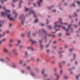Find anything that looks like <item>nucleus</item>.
I'll return each mask as SVG.
<instances>
[{
  "label": "nucleus",
  "instance_id": "51",
  "mask_svg": "<svg viewBox=\"0 0 80 80\" xmlns=\"http://www.w3.org/2000/svg\"><path fill=\"white\" fill-rule=\"evenodd\" d=\"M63 64H65V63H66V62L65 61H63Z\"/></svg>",
  "mask_w": 80,
  "mask_h": 80
},
{
  "label": "nucleus",
  "instance_id": "50",
  "mask_svg": "<svg viewBox=\"0 0 80 80\" xmlns=\"http://www.w3.org/2000/svg\"><path fill=\"white\" fill-rule=\"evenodd\" d=\"M7 33H9V31H7Z\"/></svg>",
  "mask_w": 80,
  "mask_h": 80
},
{
  "label": "nucleus",
  "instance_id": "52",
  "mask_svg": "<svg viewBox=\"0 0 80 80\" xmlns=\"http://www.w3.org/2000/svg\"><path fill=\"white\" fill-rule=\"evenodd\" d=\"M49 45H47L46 46V48H47L48 46H49Z\"/></svg>",
  "mask_w": 80,
  "mask_h": 80
},
{
  "label": "nucleus",
  "instance_id": "41",
  "mask_svg": "<svg viewBox=\"0 0 80 80\" xmlns=\"http://www.w3.org/2000/svg\"><path fill=\"white\" fill-rule=\"evenodd\" d=\"M59 67H60V68H61L62 67V66H61V63H60L59 64Z\"/></svg>",
  "mask_w": 80,
  "mask_h": 80
},
{
  "label": "nucleus",
  "instance_id": "54",
  "mask_svg": "<svg viewBox=\"0 0 80 80\" xmlns=\"http://www.w3.org/2000/svg\"><path fill=\"white\" fill-rule=\"evenodd\" d=\"M12 6L13 7H14V5L12 3Z\"/></svg>",
  "mask_w": 80,
  "mask_h": 80
},
{
  "label": "nucleus",
  "instance_id": "5",
  "mask_svg": "<svg viewBox=\"0 0 80 80\" xmlns=\"http://www.w3.org/2000/svg\"><path fill=\"white\" fill-rule=\"evenodd\" d=\"M13 55H18V52H17V49H13L12 51Z\"/></svg>",
  "mask_w": 80,
  "mask_h": 80
},
{
  "label": "nucleus",
  "instance_id": "31",
  "mask_svg": "<svg viewBox=\"0 0 80 80\" xmlns=\"http://www.w3.org/2000/svg\"><path fill=\"white\" fill-rule=\"evenodd\" d=\"M1 61L2 62H4L5 61L4 59H1Z\"/></svg>",
  "mask_w": 80,
  "mask_h": 80
},
{
  "label": "nucleus",
  "instance_id": "3",
  "mask_svg": "<svg viewBox=\"0 0 80 80\" xmlns=\"http://www.w3.org/2000/svg\"><path fill=\"white\" fill-rule=\"evenodd\" d=\"M71 25L70 24V25H68V29H66V28L65 27H62V28H63L66 31V32H68V30L70 28L71 30V31H72V28L71 27Z\"/></svg>",
  "mask_w": 80,
  "mask_h": 80
},
{
  "label": "nucleus",
  "instance_id": "19",
  "mask_svg": "<svg viewBox=\"0 0 80 80\" xmlns=\"http://www.w3.org/2000/svg\"><path fill=\"white\" fill-rule=\"evenodd\" d=\"M17 41L18 42V44H20L21 42V41L20 40H18Z\"/></svg>",
  "mask_w": 80,
  "mask_h": 80
},
{
  "label": "nucleus",
  "instance_id": "1",
  "mask_svg": "<svg viewBox=\"0 0 80 80\" xmlns=\"http://www.w3.org/2000/svg\"><path fill=\"white\" fill-rule=\"evenodd\" d=\"M1 15L3 17H6L7 16H8V19H9V20L12 21V20H14V19L13 18H10L11 16V14H7V12L4 13L3 12H2L1 13Z\"/></svg>",
  "mask_w": 80,
  "mask_h": 80
},
{
  "label": "nucleus",
  "instance_id": "47",
  "mask_svg": "<svg viewBox=\"0 0 80 80\" xmlns=\"http://www.w3.org/2000/svg\"><path fill=\"white\" fill-rule=\"evenodd\" d=\"M52 12H56V10H52Z\"/></svg>",
  "mask_w": 80,
  "mask_h": 80
},
{
  "label": "nucleus",
  "instance_id": "17",
  "mask_svg": "<svg viewBox=\"0 0 80 80\" xmlns=\"http://www.w3.org/2000/svg\"><path fill=\"white\" fill-rule=\"evenodd\" d=\"M44 71H45V69H43L42 71V73L43 74H44Z\"/></svg>",
  "mask_w": 80,
  "mask_h": 80
},
{
  "label": "nucleus",
  "instance_id": "16",
  "mask_svg": "<svg viewBox=\"0 0 80 80\" xmlns=\"http://www.w3.org/2000/svg\"><path fill=\"white\" fill-rule=\"evenodd\" d=\"M25 53L26 57H27L28 56V54L27 52H25Z\"/></svg>",
  "mask_w": 80,
  "mask_h": 80
},
{
  "label": "nucleus",
  "instance_id": "32",
  "mask_svg": "<svg viewBox=\"0 0 80 80\" xmlns=\"http://www.w3.org/2000/svg\"><path fill=\"white\" fill-rule=\"evenodd\" d=\"M13 42V40L12 39L10 40V42Z\"/></svg>",
  "mask_w": 80,
  "mask_h": 80
},
{
  "label": "nucleus",
  "instance_id": "15",
  "mask_svg": "<svg viewBox=\"0 0 80 80\" xmlns=\"http://www.w3.org/2000/svg\"><path fill=\"white\" fill-rule=\"evenodd\" d=\"M25 11L26 12H27L28 11H29V8H27L26 7H25Z\"/></svg>",
  "mask_w": 80,
  "mask_h": 80
},
{
  "label": "nucleus",
  "instance_id": "13",
  "mask_svg": "<svg viewBox=\"0 0 80 80\" xmlns=\"http://www.w3.org/2000/svg\"><path fill=\"white\" fill-rule=\"evenodd\" d=\"M31 32L29 31L27 33H28V38H30V34Z\"/></svg>",
  "mask_w": 80,
  "mask_h": 80
},
{
  "label": "nucleus",
  "instance_id": "21",
  "mask_svg": "<svg viewBox=\"0 0 80 80\" xmlns=\"http://www.w3.org/2000/svg\"><path fill=\"white\" fill-rule=\"evenodd\" d=\"M31 74L32 76H35V74L33 73H31Z\"/></svg>",
  "mask_w": 80,
  "mask_h": 80
},
{
  "label": "nucleus",
  "instance_id": "56",
  "mask_svg": "<svg viewBox=\"0 0 80 80\" xmlns=\"http://www.w3.org/2000/svg\"><path fill=\"white\" fill-rule=\"evenodd\" d=\"M73 26H74L75 28H77V26H76V25H73Z\"/></svg>",
  "mask_w": 80,
  "mask_h": 80
},
{
  "label": "nucleus",
  "instance_id": "48",
  "mask_svg": "<svg viewBox=\"0 0 80 80\" xmlns=\"http://www.w3.org/2000/svg\"><path fill=\"white\" fill-rule=\"evenodd\" d=\"M37 61H38L39 60V59L38 58L37 59Z\"/></svg>",
  "mask_w": 80,
  "mask_h": 80
},
{
  "label": "nucleus",
  "instance_id": "36",
  "mask_svg": "<svg viewBox=\"0 0 80 80\" xmlns=\"http://www.w3.org/2000/svg\"><path fill=\"white\" fill-rule=\"evenodd\" d=\"M47 22H46V24H48V23H49V21H48V19H47Z\"/></svg>",
  "mask_w": 80,
  "mask_h": 80
},
{
  "label": "nucleus",
  "instance_id": "45",
  "mask_svg": "<svg viewBox=\"0 0 80 80\" xmlns=\"http://www.w3.org/2000/svg\"><path fill=\"white\" fill-rule=\"evenodd\" d=\"M23 48V46L22 45L20 46V48Z\"/></svg>",
  "mask_w": 80,
  "mask_h": 80
},
{
  "label": "nucleus",
  "instance_id": "49",
  "mask_svg": "<svg viewBox=\"0 0 80 80\" xmlns=\"http://www.w3.org/2000/svg\"><path fill=\"white\" fill-rule=\"evenodd\" d=\"M62 35V34L61 33H60L59 35V36H60Z\"/></svg>",
  "mask_w": 80,
  "mask_h": 80
},
{
  "label": "nucleus",
  "instance_id": "4",
  "mask_svg": "<svg viewBox=\"0 0 80 80\" xmlns=\"http://www.w3.org/2000/svg\"><path fill=\"white\" fill-rule=\"evenodd\" d=\"M3 51L8 54V55H11V53L9 52V51L7 50L6 48H4L3 49Z\"/></svg>",
  "mask_w": 80,
  "mask_h": 80
},
{
  "label": "nucleus",
  "instance_id": "22",
  "mask_svg": "<svg viewBox=\"0 0 80 80\" xmlns=\"http://www.w3.org/2000/svg\"><path fill=\"white\" fill-rule=\"evenodd\" d=\"M54 7V6L53 5V6H52V7H48V9H51V8H53Z\"/></svg>",
  "mask_w": 80,
  "mask_h": 80
},
{
  "label": "nucleus",
  "instance_id": "38",
  "mask_svg": "<svg viewBox=\"0 0 80 80\" xmlns=\"http://www.w3.org/2000/svg\"><path fill=\"white\" fill-rule=\"evenodd\" d=\"M77 2H78V4L79 5V4H80V2L79 1H78Z\"/></svg>",
  "mask_w": 80,
  "mask_h": 80
},
{
  "label": "nucleus",
  "instance_id": "30",
  "mask_svg": "<svg viewBox=\"0 0 80 80\" xmlns=\"http://www.w3.org/2000/svg\"><path fill=\"white\" fill-rule=\"evenodd\" d=\"M48 76V74H46L44 75V77H46Z\"/></svg>",
  "mask_w": 80,
  "mask_h": 80
},
{
  "label": "nucleus",
  "instance_id": "35",
  "mask_svg": "<svg viewBox=\"0 0 80 80\" xmlns=\"http://www.w3.org/2000/svg\"><path fill=\"white\" fill-rule=\"evenodd\" d=\"M12 25V24L10 23V24H9V27H11Z\"/></svg>",
  "mask_w": 80,
  "mask_h": 80
},
{
  "label": "nucleus",
  "instance_id": "62",
  "mask_svg": "<svg viewBox=\"0 0 80 80\" xmlns=\"http://www.w3.org/2000/svg\"><path fill=\"white\" fill-rule=\"evenodd\" d=\"M28 69H30V67H28Z\"/></svg>",
  "mask_w": 80,
  "mask_h": 80
},
{
  "label": "nucleus",
  "instance_id": "25",
  "mask_svg": "<svg viewBox=\"0 0 80 80\" xmlns=\"http://www.w3.org/2000/svg\"><path fill=\"white\" fill-rule=\"evenodd\" d=\"M62 70H61V71H60V74H62Z\"/></svg>",
  "mask_w": 80,
  "mask_h": 80
},
{
  "label": "nucleus",
  "instance_id": "23",
  "mask_svg": "<svg viewBox=\"0 0 80 80\" xmlns=\"http://www.w3.org/2000/svg\"><path fill=\"white\" fill-rule=\"evenodd\" d=\"M22 2V1H20V3L19 4V8L21 7V5H20L21 4V3Z\"/></svg>",
  "mask_w": 80,
  "mask_h": 80
},
{
  "label": "nucleus",
  "instance_id": "55",
  "mask_svg": "<svg viewBox=\"0 0 80 80\" xmlns=\"http://www.w3.org/2000/svg\"><path fill=\"white\" fill-rule=\"evenodd\" d=\"M33 5L35 6L36 7V4L35 3H33Z\"/></svg>",
  "mask_w": 80,
  "mask_h": 80
},
{
  "label": "nucleus",
  "instance_id": "2",
  "mask_svg": "<svg viewBox=\"0 0 80 80\" xmlns=\"http://www.w3.org/2000/svg\"><path fill=\"white\" fill-rule=\"evenodd\" d=\"M20 18L21 20V22H22V24H23L25 22V18L24 17L23 14H22V15L20 16Z\"/></svg>",
  "mask_w": 80,
  "mask_h": 80
},
{
  "label": "nucleus",
  "instance_id": "27",
  "mask_svg": "<svg viewBox=\"0 0 80 80\" xmlns=\"http://www.w3.org/2000/svg\"><path fill=\"white\" fill-rule=\"evenodd\" d=\"M12 67L14 68H16V65L15 64H13L12 65Z\"/></svg>",
  "mask_w": 80,
  "mask_h": 80
},
{
  "label": "nucleus",
  "instance_id": "6",
  "mask_svg": "<svg viewBox=\"0 0 80 80\" xmlns=\"http://www.w3.org/2000/svg\"><path fill=\"white\" fill-rule=\"evenodd\" d=\"M59 22H60V23H61L62 24H63L62 22L60 21H59L58 22H55V23H54V24L55 25V26L54 27V28H56L57 27H58V28H60L61 27V26H60V25H59V26H58L57 25V23Z\"/></svg>",
  "mask_w": 80,
  "mask_h": 80
},
{
  "label": "nucleus",
  "instance_id": "42",
  "mask_svg": "<svg viewBox=\"0 0 80 80\" xmlns=\"http://www.w3.org/2000/svg\"><path fill=\"white\" fill-rule=\"evenodd\" d=\"M66 35H70V34L68 33H66Z\"/></svg>",
  "mask_w": 80,
  "mask_h": 80
},
{
  "label": "nucleus",
  "instance_id": "14",
  "mask_svg": "<svg viewBox=\"0 0 80 80\" xmlns=\"http://www.w3.org/2000/svg\"><path fill=\"white\" fill-rule=\"evenodd\" d=\"M4 10H5L7 12H11V11L10 10H6L5 9V8H4Z\"/></svg>",
  "mask_w": 80,
  "mask_h": 80
},
{
  "label": "nucleus",
  "instance_id": "39",
  "mask_svg": "<svg viewBox=\"0 0 80 80\" xmlns=\"http://www.w3.org/2000/svg\"><path fill=\"white\" fill-rule=\"evenodd\" d=\"M22 62V60H21L20 62V63L21 64Z\"/></svg>",
  "mask_w": 80,
  "mask_h": 80
},
{
  "label": "nucleus",
  "instance_id": "28",
  "mask_svg": "<svg viewBox=\"0 0 80 80\" xmlns=\"http://www.w3.org/2000/svg\"><path fill=\"white\" fill-rule=\"evenodd\" d=\"M38 22V19H36L35 21V23H37Z\"/></svg>",
  "mask_w": 80,
  "mask_h": 80
},
{
  "label": "nucleus",
  "instance_id": "10",
  "mask_svg": "<svg viewBox=\"0 0 80 80\" xmlns=\"http://www.w3.org/2000/svg\"><path fill=\"white\" fill-rule=\"evenodd\" d=\"M13 13H14L15 15H16V16H15V18H16L17 16V14L16 12L15 11V10H13Z\"/></svg>",
  "mask_w": 80,
  "mask_h": 80
},
{
  "label": "nucleus",
  "instance_id": "11",
  "mask_svg": "<svg viewBox=\"0 0 80 80\" xmlns=\"http://www.w3.org/2000/svg\"><path fill=\"white\" fill-rule=\"evenodd\" d=\"M27 49H30L32 51H33L34 50L32 48V47H28L27 48Z\"/></svg>",
  "mask_w": 80,
  "mask_h": 80
},
{
  "label": "nucleus",
  "instance_id": "20",
  "mask_svg": "<svg viewBox=\"0 0 80 80\" xmlns=\"http://www.w3.org/2000/svg\"><path fill=\"white\" fill-rule=\"evenodd\" d=\"M40 47L41 48V49H42L43 48V46H42L41 43V44H40Z\"/></svg>",
  "mask_w": 80,
  "mask_h": 80
},
{
  "label": "nucleus",
  "instance_id": "9",
  "mask_svg": "<svg viewBox=\"0 0 80 80\" xmlns=\"http://www.w3.org/2000/svg\"><path fill=\"white\" fill-rule=\"evenodd\" d=\"M30 41L32 42V44H34V43H36V42L35 41H33L32 39H30Z\"/></svg>",
  "mask_w": 80,
  "mask_h": 80
},
{
  "label": "nucleus",
  "instance_id": "53",
  "mask_svg": "<svg viewBox=\"0 0 80 80\" xmlns=\"http://www.w3.org/2000/svg\"><path fill=\"white\" fill-rule=\"evenodd\" d=\"M18 0H13V2H15V1H17Z\"/></svg>",
  "mask_w": 80,
  "mask_h": 80
},
{
  "label": "nucleus",
  "instance_id": "24",
  "mask_svg": "<svg viewBox=\"0 0 80 80\" xmlns=\"http://www.w3.org/2000/svg\"><path fill=\"white\" fill-rule=\"evenodd\" d=\"M80 75V74H79V75H78V76H76V78H77V79H78V77H79Z\"/></svg>",
  "mask_w": 80,
  "mask_h": 80
},
{
  "label": "nucleus",
  "instance_id": "61",
  "mask_svg": "<svg viewBox=\"0 0 80 80\" xmlns=\"http://www.w3.org/2000/svg\"><path fill=\"white\" fill-rule=\"evenodd\" d=\"M49 51H50V50H47V52H48Z\"/></svg>",
  "mask_w": 80,
  "mask_h": 80
},
{
  "label": "nucleus",
  "instance_id": "34",
  "mask_svg": "<svg viewBox=\"0 0 80 80\" xmlns=\"http://www.w3.org/2000/svg\"><path fill=\"white\" fill-rule=\"evenodd\" d=\"M76 54H74V59H75L76 58Z\"/></svg>",
  "mask_w": 80,
  "mask_h": 80
},
{
  "label": "nucleus",
  "instance_id": "37",
  "mask_svg": "<svg viewBox=\"0 0 80 80\" xmlns=\"http://www.w3.org/2000/svg\"><path fill=\"white\" fill-rule=\"evenodd\" d=\"M73 50L72 49H70L69 50V51L70 52H71L72 51V50Z\"/></svg>",
  "mask_w": 80,
  "mask_h": 80
},
{
  "label": "nucleus",
  "instance_id": "63",
  "mask_svg": "<svg viewBox=\"0 0 80 80\" xmlns=\"http://www.w3.org/2000/svg\"><path fill=\"white\" fill-rule=\"evenodd\" d=\"M59 20H60V21H62V19H61V18H59Z\"/></svg>",
  "mask_w": 80,
  "mask_h": 80
},
{
  "label": "nucleus",
  "instance_id": "60",
  "mask_svg": "<svg viewBox=\"0 0 80 80\" xmlns=\"http://www.w3.org/2000/svg\"><path fill=\"white\" fill-rule=\"evenodd\" d=\"M0 8H2V7L1 5H0Z\"/></svg>",
  "mask_w": 80,
  "mask_h": 80
},
{
  "label": "nucleus",
  "instance_id": "7",
  "mask_svg": "<svg viewBox=\"0 0 80 80\" xmlns=\"http://www.w3.org/2000/svg\"><path fill=\"white\" fill-rule=\"evenodd\" d=\"M42 32H44V33L45 34V39L46 40V36H47V34H46L47 32L43 29H42Z\"/></svg>",
  "mask_w": 80,
  "mask_h": 80
},
{
  "label": "nucleus",
  "instance_id": "40",
  "mask_svg": "<svg viewBox=\"0 0 80 80\" xmlns=\"http://www.w3.org/2000/svg\"><path fill=\"white\" fill-rule=\"evenodd\" d=\"M74 15H75V16L76 17H77V14H76L75 13H74Z\"/></svg>",
  "mask_w": 80,
  "mask_h": 80
},
{
  "label": "nucleus",
  "instance_id": "58",
  "mask_svg": "<svg viewBox=\"0 0 80 80\" xmlns=\"http://www.w3.org/2000/svg\"><path fill=\"white\" fill-rule=\"evenodd\" d=\"M73 6H74V7H75V5L74 4V3H73V4H72Z\"/></svg>",
  "mask_w": 80,
  "mask_h": 80
},
{
  "label": "nucleus",
  "instance_id": "59",
  "mask_svg": "<svg viewBox=\"0 0 80 80\" xmlns=\"http://www.w3.org/2000/svg\"><path fill=\"white\" fill-rule=\"evenodd\" d=\"M2 41H0V44H1L2 43Z\"/></svg>",
  "mask_w": 80,
  "mask_h": 80
},
{
  "label": "nucleus",
  "instance_id": "8",
  "mask_svg": "<svg viewBox=\"0 0 80 80\" xmlns=\"http://www.w3.org/2000/svg\"><path fill=\"white\" fill-rule=\"evenodd\" d=\"M31 13H33L34 14V17L35 18H36V16H35V13L34 12V11H33V10H32L31 11V12H29V14H31Z\"/></svg>",
  "mask_w": 80,
  "mask_h": 80
},
{
  "label": "nucleus",
  "instance_id": "29",
  "mask_svg": "<svg viewBox=\"0 0 80 80\" xmlns=\"http://www.w3.org/2000/svg\"><path fill=\"white\" fill-rule=\"evenodd\" d=\"M6 40V38H3L2 40V41H5V40Z\"/></svg>",
  "mask_w": 80,
  "mask_h": 80
},
{
  "label": "nucleus",
  "instance_id": "64",
  "mask_svg": "<svg viewBox=\"0 0 80 80\" xmlns=\"http://www.w3.org/2000/svg\"><path fill=\"white\" fill-rule=\"evenodd\" d=\"M35 33H33V34H32V35L33 36H35Z\"/></svg>",
  "mask_w": 80,
  "mask_h": 80
},
{
  "label": "nucleus",
  "instance_id": "33",
  "mask_svg": "<svg viewBox=\"0 0 80 80\" xmlns=\"http://www.w3.org/2000/svg\"><path fill=\"white\" fill-rule=\"evenodd\" d=\"M39 42L41 43L42 42V40H39Z\"/></svg>",
  "mask_w": 80,
  "mask_h": 80
},
{
  "label": "nucleus",
  "instance_id": "46",
  "mask_svg": "<svg viewBox=\"0 0 80 80\" xmlns=\"http://www.w3.org/2000/svg\"><path fill=\"white\" fill-rule=\"evenodd\" d=\"M48 27L50 29H51V26H48Z\"/></svg>",
  "mask_w": 80,
  "mask_h": 80
},
{
  "label": "nucleus",
  "instance_id": "12",
  "mask_svg": "<svg viewBox=\"0 0 80 80\" xmlns=\"http://www.w3.org/2000/svg\"><path fill=\"white\" fill-rule=\"evenodd\" d=\"M55 75L57 76V79L56 80H58V79H59V77H60V75H58L57 73H56L55 74Z\"/></svg>",
  "mask_w": 80,
  "mask_h": 80
},
{
  "label": "nucleus",
  "instance_id": "43",
  "mask_svg": "<svg viewBox=\"0 0 80 80\" xmlns=\"http://www.w3.org/2000/svg\"><path fill=\"white\" fill-rule=\"evenodd\" d=\"M9 46L10 47H12V45H11V44H9Z\"/></svg>",
  "mask_w": 80,
  "mask_h": 80
},
{
  "label": "nucleus",
  "instance_id": "26",
  "mask_svg": "<svg viewBox=\"0 0 80 80\" xmlns=\"http://www.w3.org/2000/svg\"><path fill=\"white\" fill-rule=\"evenodd\" d=\"M4 36V35H2L0 34V38H2Z\"/></svg>",
  "mask_w": 80,
  "mask_h": 80
},
{
  "label": "nucleus",
  "instance_id": "57",
  "mask_svg": "<svg viewBox=\"0 0 80 80\" xmlns=\"http://www.w3.org/2000/svg\"><path fill=\"white\" fill-rule=\"evenodd\" d=\"M56 41H54V42H53V43H54V44H55V43H56Z\"/></svg>",
  "mask_w": 80,
  "mask_h": 80
},
{
  "label": "nucleus",
  "instance_id": "44",
  "mask_svg": "<svg viewBox=\"0 0 80 80\" xmlns=\"http://www.w3.org/2000/svg\"><path fill=\"white\" fill-rule=\"evenodd\" d=\"M64 78H65L66 79H67V78H68V77H67V76H65Z\"/></svg>",
  "mask_w": 80,
  "mask_h": 80
},
{
  "label": "nucleus",
  "instance_id": "18",
  "mask_svg": "<svg viewBox=\"0 0 80 80\" xmlns=\"http://www.w3.org/2000/svg\"><path fill=\"white\" fill-rule=\"evenodd\" d=\"M37 4H38V5L39 6V7L40 6V5H41V3L40 2H38Z\"/></svg>",
  "mask_w": 80,
  "mask_h": 80
}]
</instances>
